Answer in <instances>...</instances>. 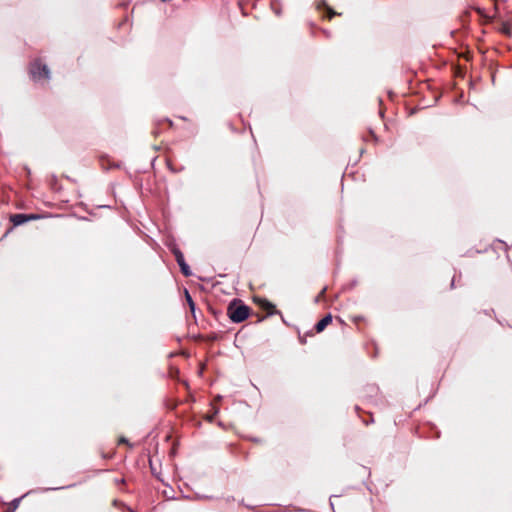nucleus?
<instances>
[{"mask_svg": "<svg viewBox=\"0 0 512 512\" xmlns=\"http://www.w3.org/2000/svg\"><path fill=\"white\" fill-rule=\"evenodd\" d=\"M120 442H121V443H126V439L121 438V439H120Z\"/></svg>", "mask_w": 512, "mask_h": 512, "instance_id": "obj_11", "label": "nucleus"}, {"mask_svg": "<svg viewBox=\"0 0 512 512\" xmlns=\"http://www.w3.org/2000/svg\"><path fill=\"white\" fill-rule=\"evenodd\" d=\"M322 5L325 7L327 11V17L332 18L335 15V12H333L332 9L328 7L325 3H322Z\"/></svg>", "mask_w": 512, "mask_h": 512, "instance_id": "obj_7", "label": "nucleus"}, {"mask_svg": "<svg viewBox=\"0 0 512 512\" xmlns=\"http://www.w3.org/2000/svg\"><path fill=\"white\" fill-rule=\"evenodd\" d=\"M228 315L235 323L244 321L249 315V308L243 304L231 303L228 307Z\"/></svg>", "mask_w": 512, "mask_h": 512, "instance_id": "obj_1", "label": "nucleus"}, {"mask_svg": "<svg viewBox=\"0 0 512 512\" xmlns=\"http://www.w3.org/2000/svg\"><path fill=\"white\" fill-rule=\"evenodd\" d=\"M20 501H21V498H17V499L13 500L12 504H13L14 509L18 507Z\"/></svg>", "mask_w": 512, "mask_h": 512, "instance_id": "obj_8", "label": "nucleus"}, {"mask_svg": "<svg viewBox=\"0 0 512 512\" xmlns=\"http://www.w3.org/2000/svg\"><path fill=\"white\" fill-rule=\"evenodd\" d=\"M173 252H174L176 261L181 268L182 273L185 276H189L191 274V272H190L189 266L185 263L183 254L178 249H175Z\"/></svg>", "mask_w": 512, "mask_h": 512, "instance_id": "obj_3", "label": "nucleus"}, {"mask_svg": "<svg viewBox=\"0 0 512 512\" xmlns=\"http://www.w3.org/2000/svg\"><path fill=\"white\" fill-rule=\"evenodd\" d=\"M27 220V217L24 214H15L12 217V221L15 225L23 224Z\"/></svg>", "mask_w": 512, "mask_h": 512, "instance_id": "obj_6", "label": "nucleus"}, {"mask_svg": "<svg viewBox=\"0 0 512 512\" xmlns=\"http://www.w3.org/2000/svg\"><path fill=\"white\" fill-rule=\"evenodd\" d=\"M30 74L35 81H48L50 78L49 69L38 60L31 64Z\"/></svg>", "mask_w": 512, "mask_h": 512, "instance_id": "obj_2", "label": "nucleus"}, {"mask_svg": "<svg viewBox=\"0 0 512 512\" xmlns=\"http://www.w3.org/2000/svg\"><path fill=\"white\" fill-rule=\"evenodd\" d=\"M332 321V316L330 314L326 315L323 319H321L315 326V329L318 333L322 332Z\"/></svg>", "mask_w": 512, "mask_h": 512, "instance_id": "obj_5", "label": "nucleus"}, {"mask_svg": "<svg viewBox=\"0 0 512 512\" xmlns=\"http://www.w3.org/2000/svg\"><path fill=\"white\" fill-rule=\"evenodd\" d=\"M326 289L324 288L321 293L318 295V297L316 298V301H319L320 297H322L325 293Z\"/></svg>", "mask_w": 512, "mask_h": 512, "instance_id": "obj_10", "label": "nucleus"}, {"mask_svg": "<svg viewBox=\"0 0 512 512\" xmlns=\"http://www.w3.org/2000/svg\"><path fill=\"white\" fill-rule=\"evenodd\" d=\"M257 302L259 303L260 307L267 311L269 315L276 314L278 311L275 309L274 304L267 301L266 299H257Z\"/></svg>", "mask_w": 512, "mask_h": 512, "instance_id": "obj_4", "label": "nucleus"}, {"mask_svg": "<svg viewBox=\"0 0 512 512\" xmlns=\"http://www.w3.org/2000/svg\"><path fill=\"white\" fill-rule=\"evenodd\" d=\"M187 300H188V303L190 304L191 309H194V303L188 293H187Z\"/></svg>", "mask_w": 512, "mask_h": 512, "instance_id": "obj_9", "label": "nucleus"}]
</instances>
